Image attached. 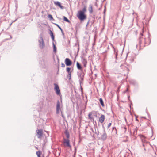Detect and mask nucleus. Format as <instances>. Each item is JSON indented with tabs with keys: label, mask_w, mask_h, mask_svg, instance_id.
<instances>
[{
	"label": "nucleus",
	"mask_w": 157,
	"mask_h": 157,
	"mask_svg": "<svg viewBox=\"0 0 157 157\" xmlns=\"http://www.w3.org/2000/svg\"><path fill=\"white\" fill-rule=\"evenodd\" d=\"M76 66L77 68L79 70H81L82 68V67L81 64L78 62L76 63Z\"/></svg>",
	"instance_id": "18"
},
{
	"label": "nucleus",
	"mask_w": 157,
	"mask_h": 157,
	"mask_svg": "<svg viewBox=\"0 0 157 157\" xmlns=\"http://www.w3.org/2000/svg\"><path fill=\"white\" fill-rule=\"evenodd\" d=\"M128 88H127L126 89V90L124 92H128Z\"/></svg>",
	"instance_id": "36"
},
{
	"label": "nucleus",
	"mask_w": 157,
	"mask_h": 157,
	"mask_svg": "<svg viewBox=\"0 0 157 157\" xmlns=\"http://www.w3.org/2000/svg\"><path fill=\"white\" fill-rule=\"evenodd\" d=\"M53 52H54L56 53V45L54 44L53 42L52 43Z\"/></svg>",
	"instance_id": "20"
},
{
	"label": "nucleus",
	"mask_w": 157,
	"mask_h": 157,
	"mask_svg": "<svg viewBox=\"0 0 157 157\" xmlns=\"http://www.w3.org/2000/svg\"><path fill=\"white\" fill-rule=\"evenodd\" d=\"M63 18L64 21L69 23L70 22V21L66 17L64 16L63 17Z\"/></svg>",
	"instance_id": "23"
},
{
	"label": "nucleus",
	"mask_w": 157,
	"mask_h": 157,
	"mask_svg": "<svg viewBox=\"0 0 157 157\" xmlns=\"http://www.w3.org/2000/svg\"><path fill=\"white\" fill-rule=\"evenodd\" d=\"M125 121L126 122L127 120L125 118Z\"/></svg>",
	"instance_id": "47"
},
{
	"label": "nucleus",
	"mask_w": 157,
	"mask_h": 157,
	"mask_svg": "<svg viewBox=\"0 0 157 157\" xmlns=\"http://www.w3.org/2000/svg\"><path fill=\"white\" fill-rule=\"evenodd\" d=\"M136 120L137 121H138V119H137V117L136 116Z\"/></svg>",
	"instance_id": "43"
},
{
	"label": "nucleus",
	"mask_w": 157,
	"mask_h": 157,
	"mask_svg": "<svg viewBox=\"0 0 157 157\" xmlns=\"http://www.w3.org/2000/svg\"><path fill=\"white\" fill-rule=\"evenodd\" d=\"M123 18H124V16L123 17V18H122V20H121V21H122V23H123V21H123Z\"/></svg>",
	"instance_id": "42"
},
{
	"label": "nucleus",
	"mask_w": 157,
	"mask_h": 157,
	"mask_svg": "<svg viewBox=\"0 0 157 157\" xmlns=\"http://www.w3.org/2000/svg\"><path fill=\"white\" fill-rule=\"evenodd\" d=\"M86 7L85 6L84 8L82 9V10L81 11L83 12V13H84V12L86 11Z\"/></svg>",
	"instance_id": "29"
},
{
	"label": "nucleus",
	"mask_w": 157,
	"mask_h": 157,
	"mask_svg": "<svg viewBox=\"0 0 157 157\" xmlns=\"http://www.w3.org/2000/svg\"><path fill=\"white\" fill-rule=\"evenodd\" d=\"M128 101H131L129 99H128Z\"/></svg>",
	"instance_id": "45"
},
{
	"label": "nucleus",
	"mask_w": 157,
	"mask_h": 157,
	"mask_svg": "<svg viewBox=\"0 0 157 157\" xmlns=\"http://www.w3.org/2000/svg\"><path fill=\"white\" fill-rule=\"evenodd\" d=\"M81 61L84 67H86V66L87 61L86 59L84 58L82 56L81 57Z\"/></svg>",
	"instance_id": "10"
},
{
	"label": "nucleus",
	"mask_w": 157,
	"mask_h": 157,
	"mask_svg": "<svg viewBox=\"0 0 157 157\" xmlns=\"http://www.w3.org/2000/svg\"><path fill=\"white\" fill-rule=\"evenodd\" d=\"M54 3L55 5L59 7L61 9H64V7L61 5V3L59 2L58 1H54Z\"/></svg>",
	"instance_id": "9"
},
{
	"label": "nucleus",
	"mask_w": 157,
	"mask_h": 157,
	"mask_svg": "<svg viewBox=\"0 0 157 157\" xmlns=\"http://www.w3.org/2000/svg\"><path fill=\"white\" fill-rule=\"evenodd\" d=\"M95 15H93V16L92 17V18L94 19H95Z\"/></svg>",
	"instance_id": "39"
},
{
	"label": "nucleus",
	"mask_w": 157,
	"mask_h": 157,
	"mask_svg": "<svg viewBox=\"0 0 157 157\" xmlns=\"http://www.w3.org/2000/svg\"><path fill=\"white\" fill-rule=\"evenodd\" d=\"M61 112V115H62V117H63V114L62 113V112Z\"/></svg>",
	"instance_id": "41"
},
{
	"label": "nucleus",
	"mask_w": 157,
	"mask_h": 157,
	"mask_svg": "<svg viewBox=\"0 0 157 157\" xmlns=\"http://www.w3.org/2000/svg\"><path fill=\"white\" fill-rule=\"evenodd\" d=\"M115 129L116 131V129L115 128V127H113V130H114V129Z\"/></svg>",
	"instance_id": "38"
},
{
	"label": "nucleus",
	"mask_w": 157,
	"mask_h": 157,
	"mask_svg": "<svg viewBox=\"0 0 157 157\" xmlns=\"http://www.w3.org/2000/svg\"><path fill=\"white\" fill-rule=\"evenodd\" d=\"M107 138V134L105 132V130L104 129L103 132L102 134L101 135V139L103 141L105 140Z\"/></svg>",
	"instance_id": "8"
},
{
	"label": "nucleus",
	"mask_w": 157,
	"mask_h": 157,
	"mask_svg": "<svg viewBox=\"0 0 157 157\" xmlns=\"http://www.w3.org/2000/svg\"><path fill=\"white\" fill-rule=\"evenodd\" d=\"M44 157V156H43V157Z\"/></svg>",
	"instance_id": "50"
},
{
	"label": "nucleus",
	"mask_w": 157,
	"mask_h": 157,
	"mask_svg": "<svg viewBox=\"0 0 157 157\" xmlns=\"http://www.w3.org/2000/svg\"><path fill=\"white\" fill-rule=\"evenodd\" d=\"M129 82L131 84H132L135 86H137L138 85L137 82L134 80H130Z\"/></svg>",
	"instance_id": "12"
},
{
	"label": "nucleus",
	"mask_w": 157,
	"mask_h": 157,
	"mask_svg": "<svg viewBox=\"0 0 157 157\" xmlns=\"http://www.w3.org/2000/svg\"><path fill=\"white\" fill-rule=\"evenodd\" d=\"M16 8L17 9V5H16Z\"/></svg>",
	"instance_id": "46"
},
{
	"label": "nucleus",
	"mask_w": 157,
	"mask_h": 157,
	"mask_svg": "<svg viewBox=\"0 0 157 157\" xmlns=\"http://www.w3.org/2000/svg\"><path fill=\"white\" fill-rule=\"evenodd\" d=\"M63 143L64 146L71 147V145L70 144V140L69 139L63 138Z\"/></svg>",
	"instance_id": "6"
},
{
	"label": "nucleus",
	"mask_w": 157,
	"mask_h": 157,
	"mask_svg": "<svg viewBox=\"0 0 157 157\" xmlns=\"http://www.w3.org/2000/svg\"><path fill=\"white\" fill-rule=\"evenodd\" d=\"M129 98H130V96H128V99H129Z\"/></svg>",
	"instance_id": "48"
},
{
	"label": "nucleus",
	"mask_w": 157,
	"mask_h": 157,
	"mask_svg": "<svg viewBox=\"0 0 157 157\" xmlns=\"http://www.w3.org/2000/svg\"><path fill=\"white\" fill-rule=\"evenodd\" d=\"M65 63L67 66H70L72 63V61L68 58H66L65 60Z\"/></svg>",
	"instance_id": "7"
},
{
	"label": "nucleus",
	"mask_w": 157,
	"mask_h": 157,
	"mask_svg": "<svg viewBox=\"0 0 157 157\" xmlns=\"http://www.w3.org/2000/svg\"><path fill=\"white\" fill-rule=\"evenodd\" d=\"M77 17L81 21H83L86 18V16L83 13V12L81 10L79 11L77 14Z\"/></svg>",
	"instance_id": "2"
},
{
	"label": "nucleus",
	"mask_w": 157,
	"mask_h": 157,
	"mask_svg": "<svg viewBox=\"0 0 157 157\" xmlns=\"http://www.w3.org/2000/svg\"><path fill=\"white\" fill-rule=\"evenodd\" d=\"M78 75L79 78L83 76V75H82V73H78Z\"/></svg>",
	"instance_id": "30"
},
{
	"label": "nucleus",
	"mask_w": 157,
	"mask_h": 157,
	"mask_svg": "<svg viewBox=\"0 0 157 157\" xmlns=\"http://www.w3.org/2000/svg\"><path fill=\"white\" fill-rule=\"evenodd\" d=\"M64 133L66 136L67 138L68 139L70 137V134L69 132L67 130H66L64 132Z\"/></svg>",
	"instance_id": "17"
},
{
	"label": "nucleus",
	"mask_w": 157,
	"mask_h": 157,
	"mask_svg": "<svg viewBox=\"0 0 157 157\" xmlns=\"http://www.w3.org/2000/svg\"><path fill=\"white\" fill-rule=\"evenodd\" d=\"M55 24L59 28V29H60V30L61 31L63 35H64V32L62 30V29H61V27L57 24Z\"/></svg>",
	"instance_id": "21"
},
{
	"label": "nucleus",
	"mask_w": 157,
	"mask_h": 157,
	"mask_svg": "<svg viewBox=\"0 0 157 157\" xmlns=\"http://www.w3.org/2000/svg\"><path fill=\"white\" fill-rule=\"evenodd\" d=\"M41 153L40 152V151H36V155H40L41 154Z\"/></svg>",
	"instance_id": "31"
},
{
	"label": "nucleus",
	"mask_w": 157,
	"mask_h": 157,
	"mask_svg": "<svg viewBox=\"0 0 157 157\" xmlns=\"http://www.w3.org/2000/svg\"><path fill=\"white\" fill-rule=\"evenodd\" d=\"M113 48L114 50V53L116 56L115 58H116V59H117V50L116 49H115L114 48V47L113 46Z\"/></svg>",
	"instance_id": "22"
},
{
	"label": "nucleus",
	"mask_w": 157,
	"mask_h": 157,
	"mask_svg": "<svg viewBox=\"0 0 157 157\" xmlns=\"http://www.w3.org/2000/svg\"><path fill=\"white\" fill-rule=\"evenodd\" d=\"M92 114L91 113H90L88 114L89 119L91 120L92 119V117H91Z\"/></svg>",
	"instance_id": "24"
},
{
	"label": "nucleus",
	"mask_w": 157,
	"mask_h": 157,
	"mask_svg": "<svg viewBox=\"0 0 157 157\" xmlns=\"http://www.w3.org/2000/svg\"><path fill=\"white\" fill-rule=\"evenodd\" d=\"M61 67H65V65L63 63H62L61 64Z\"/></svg>",
	"instance_id": "33"
},
{
	"label": "nucleus",
	"mask_w": 157,
	"mask_h": 157,
	"mask_svg": "<svg viewBox=\"0 0 157 157\" xmlns=\"http://www.w3.org/2000/svg\"><path fill=\"white\" fill-rule=\"evenodd\" d=\"M48 17L49 19H50V20H51L52 19H53V17L50 14H49L48 15Z\"/></svg>",
	"instance_id": "26"
},
{
	"label": "nucleus",
	"mask_w": 157,
	"mask_h": 157,
	"mask_svg": "<svg viewBox=\"0 0 157 157\" xmlns=\"http://www.w3.org/2000/svg\"><path fill=\"white\" fill-rule=\"evenodd\" d=\"M81 89L82 94V87L81 86Z\"/></svg>",
	"instance_id": "40"
},
{
	"label": "nucleus",
	"mask_w": 157,
	"mask_h": 157,
	"mask_svg": "<svg viewBox=\"0 0 157 157\" xmlns=\"http://www.w3.org/2000/svg\"><path fill=\"white\" fill-rule=\"evenodd\" d=\"M49 31H50L49 34H50V35L51 37L52 40V41H54V36L53 35V33L50 30H49Z\"/></svg>",
	"instance_id": "14"
},
{
	"label": "nucleus",
	"mask_w": 157,
	"mask_h": 157,
	"mask_svg": "<svg viewBox=\"0 0 157 157\" xmlns=\"http://www.w3.org/2000/svg\"><path fill=\"white\" fill-rule=\"evenodd\" d=\"M111 123H109V124L108 125V126H107L108 128H109L111 126Z\"/></svg>",
	"instance_id": "32"
},
{
	"label": "nucleus",
	"mask_w": 157,
	"mask_h": 157,
	"mask_svg": "<svg viewBox=\"0 0 157 157\" xmlns=\"http://www.w3.org/2000/svg\"><path fill=\"white\" fill-rule=\"evenodd\" d=\"M121 68H123L124 67L125 68V70H126L128 71L129 69H128V68L127 67H126L124 65H121Z\"/></svg>",
	"instance_id": "25"
},
{
	"label": "nucleus",
	"mask_w": 157,
	"mask_h": 157,
	"mask_svg": "<svg viewBox=\"0 0 157 157\" xmlns=\"http://www.w3.org/2000/svg\"><path fill=\"white\" fill-rule=\"evenodd\" d=\"M71 73H68V74L67 75V77L69 79H71Z\"/></svg>",
	"instance_id": "27"
},
{
	"label": "nucleus",
	"mask_w": 157,
	"mask_h": 157,
	"mask_svg": "<svg viewBox=\"0 0 157 157\" xmlns=\"http://www.w3.org/2000/svg\"><path fill=\"white\" fill-rule=\"evenodd\" d=\"M38 41L39 43V46L40 48L43 49L44 48L45 45L42 36L41 35H40V36Z\"/></svg>",
	"instance_id": "3"
},
{
	"label": "nucleus",
	"mask_w": 157,
	"mask_h": 157,
	"mask_svg": "<svg viewBox=\"0 0 157 157\" xmlns=\"http://www.w3.org/2000/svg\"><path fill=\"white\" fill-rule=\"evenodd\" d=\"M79 78V81L80 82V85H81V83H82V81L84 79V75H83V76H81Z\"/></svg>",
	"instance_id": "16"
},
{
	"label": "nucleus",
	"mask_w": 157,
	"mask_h": 157,
	"mask_svg": "<svg viewBox=\"0 0 157 157\" xmlns=\"http://www.w3.org/2000/svg\"><path fill=\"white\" fill-rule=\"evenodd\" d=\"M99 101L101 105V106L103 107H104L105 105H104V102H103V100L102 98H100L99 99Z\"/></svg>",
	"instance_id": "19"
},
{
	"label": "nucleus",
	"mask_w": 157,
	"mask_h": 157,
	"mask_svg": "<svg viewBox=\"0 0 157 157\" xmlns=\"http://www.w3.org/2000/svg\"><path fill=\"white\" fill-rule=\"evenodd\" d=\"M60 102L59 101V100H58L57 101L56 108V113L57 114H59L60 113V112H62L61 110L60 109Z\"/></svg>",
	"instance_id": "4"
},
{
	"label": "nucleus",
	"mask_w": 157,
	"mask_h": 157,
	"mask_svg": "<svg viewBox=\"0 0 157 157\" xmlns=\"http://www.w3.org/2000/svg\"><path fill=\"white\" fill-rule=\"evenodd\" d=\"M88 10L89 12V13L90 14H92L93 12L92 5H89Z\"/></svg>",
	"instance_id": "15"
},
{
	"label": "nucleus",
	"mask_w": 157,
	"mask_h": 157,
	"mask_svg": "<svg viewBox=\"0 0 157 157\" xmlns=\"http://www.w3.org/2000/svg\"><path fill=\"white\" fill-rule=\"evenodd\" d=\"M37 134H38V138H39L41 136L42 134H43V132L40 129H38L36 130Z\"/></svg>",
	"instance_id": "13"
},
{
	"label": "nucleus",
	"mask_w": 157,
	"mask_h": 157,
	"mask_svg": "<svg viewBox=\"0 0 157 157\" xmlns=\"http://www.w3.org/2000/svg\"><path fill=\"white\" fill-rule=\"evenodd\" d=\"M16 21V20L14 21H13V22H15Z\"/></svg>",
	"instance_id": "49"
},
{
	"label": "nucleus",
	"mask_w": 157,
	"mask_h": 157,
	"mask_svg": "<svg viewBox=\"0 0 157 157\" xmlns=\"http://www.w3.org/2000/svg\"><path fill=\"white\" fill-rule=\"evenodd\" d=\"M71 70V68L70 67H67L66 69L67 71L68 72V73H71L70 71Z\"/></svg>",
	"instance_id": "28"
},
{
	"label": "nucleus",
	"mask_w": 157,
	"mask_h": 157,
	"mask_svg": "<svg viewBox=\"0 0 157 157\" xmlns=\"http://www.w3.org/2000/svg\"><path fill=\"white\" fill-rule=\"evenodd\" d=\"M105 116L104 115H101L100 117L99 118V121L101 123H102L105 120Z\"/></svg>",
	"instance_id": "11"
},
{
	"label": "nucleus",
	"mask_w": 157,
	"mask_h": 157,
	"mask_svg": "<svg viewBox=\"0 0 157 157\" xmlns=\"http://www.w3.org/2000/svg\"><path fill=\"white\" fill-rule=\"evenodd\" d=\"M143 33H140L139 38V44L140 47H141L143 46H144L146 45H148L151 42V40L149 36L148 37V41H149L148 43L146 42L145 38H143Z\"/></svg>",
	"instance_id": "1"
},
{
	"label": "nucleus",
	"mask_w": 157,
	"mask_h": 157,
	"mask_svg": "<svg viewBox=\"0 0 157 157\" xmlns=\"http://www.w3.org/2000/svg\"><path fill=\"white\" fill-rule=\"evenodd\" d=\"M137 130V128H136L134 130V133H135L136 132Z\"/></svg>",
	"instance_id": "35"
},
{
	"label": "nucleus",
	"mask_w": 157,
	"mask_h": 157,
	"mask_svg": "<svg viewBox=\"0 0 157 157\" xmlns=\"http://www.w3.org/2000/svg\"><path fill=\"white\" fill-rule=\"evenodd\" d=\"M124 130H125V132H126V130H127V128H126V127H124Z\"/></svg>",
	"instance_id": "37"
},
{
	"label": "nucleus",
	"mask_w": 157,
	"mask_h": 157,
	"mask_svg": "<svg viewBox=\"0 0 157 157\" xmlns=\"http://www.w3.org/2000/svg\"><path fill=\"white\" fill-rule=\"evenodd\" d=\"M54 85L55 86L54 89L56 92V94L57 95H60V90L58 85L56 83H54Z\"/></svg>",
	"instance_id": "5"
},
{
	"label": "nucleus",
	"mask_w": 157,
	"mask_h": 157,
	"mask_svg": "<svg viewBox=\"0 0 157 157\" xmlns=\"http://www.w3.org/2000/svg\"><path fill=\"white\" fill-rule=\"evenodd\" d=\"M90 20L89 19L88 22H87V24H86V26H87V25H89V22H90Z\"/></svg>",
	"instance_id": "34"
},
{
	"label": "nucleus",
	"mask_w": 157,
	"mask_h": 157,
	"mask_svg": "<svg viewBox=\"0 0 157 157\" xmlns=\"http://www.w3.org/2000/svg\"><path fill=\"white\" fill-rule=\"evenodd\" d=\"M142 31L143 33L144 32V28H143V29H142Z\"/></svg>",
	"instance_id": "44"
}]
</instances>
